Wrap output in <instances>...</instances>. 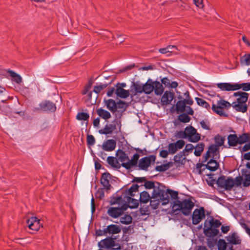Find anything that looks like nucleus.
<instances>
[{
  "label": "nucleus",
  "mask_w": 250,
  "mask_h": 250,
  "mask_svg": "<svg viewBox=\"0 0 250 250\" xmlns=\"http://www.w3.org/2000/svg\"><path fill=\"white\" fill-rule=\"evenodd\" d=\"M118 239V236H107L98 243V246L100 248L98 250H121V245Z\"/></svg>",
  "instance_id": "nucleus-1"
},
{
  "label": "nucleus",
  "mask_w": 250,
  "mask_h": 250,
  "mask_svg": "<svg viewBox=\"0 0 250 250\" xmlns=\"http://www.w3.org/2000/svg\"><path fill=\"white\" fill-rule=\"evenodd\" d=\"M194 206V203L190 199L177 200L173 201L172 209L174 211L181 210L184 215L188 216L190 214Z\"/></svg>",
  "instance_id": "nucleus-2"
},
{
  "label": "nucleus",
  "mask_w": 250,
  "mask_h": 250,
  "mask_svg": "<svg viewBox=\"0 0 250 250\" xmlns=\"http://www.w3.org/2000/svg\"><path fill=\"white\" fill-rule=\"evenodd\" d=\"M144 92L149 94L153 90L156 95H161L164 92V87L162 83L158 81L153 82L149 79L147 82L143 84Z\"/></svg>",
  "instance_id": "nucleus-3"
},
{
  "label": "nucleus",
  "mask_w": 250,
  "mask_h": 250,
  "mask_svg": "<svg viewBox=\"0 0 250 250\" xmlns=\"http://www.w3.org/2000/svg\"><path fill=\"white\" fill-rule=\"evenodd\" d=\"M122 229L120 226L115 224H110L106 227L103 229H98L95 231L96 236H106L115 237L118 236L117 234L121 232Z\"/></svg>",
  "instance_id": "nucleus-4"
},
{
  "label": "nucleus",
  "mask_w": 250,
  "mask_h": 250,
  "mask_svg": "<svg viewBox=\"0 0 250 250\" xmlns=\"http://www.w3.org/2000/svg\"><path fill=\"white\" fill-rule=\"evenodd\" d=\"M158 184V188H154L153 190V198L155 197H158L162 202V205H165L167 204L169 201V197L167 189H165V187H163L159 183H157Z\"/></svg>",
  "instance_id": "nucleus-5"
},
{
  "label": "nucleus",
  "mask_w": 250,
  "mask_h": 250,
  "mask_svg": "<svg viewBox=\"0 0 250 250\" xmlns=\"http://www.w3.org/2000/svg\"><path fill=\"white\" fill-rule=\"evenodd\" d=\"M217 184L219 187L223 188L226 190H230L234 187L235 183L232 177H229L226 179V176L222 175L218 178Z\"/></svg>",
  "instance_id": "nucleus-6"
},
{
  "label": "nucleus",
  "mask_w": 250,
  "mask_h": 250,
  "mask_svg": "<svg viewBox=\"0 0 250 250\" xmlns=\"http://www.w3.org/2000/svg\"><path fill=\"white\" fill-rule=\"evenodd\" d=\"M214 159L212 158L210 159L206 165L200 163L197 164V168L200 174H201L206 168L211 171H214L218 168L219 164Z\"/></svg>",
  "instance_id": "nucleus-7"
},
{
  "label": "nucleus",
  "mask_w": 250,
  "mask_h": 250,
  "mask_svg": "<svg viewBox=\"0 0 250 250\" xmlns=\"http://www.w3.org/2000/svg\"><path fill=\"white\" fill-rule=\"evenodd\" d=\"M185 129L187 137L189 142L196 143L200 140V134L193 126H187Z\"/></svg>",
  "instance_id": "nucleus-8"
},
{
  "label": "nucleus",
  "mask_w": 250,
  "mask_h": 250,
  "mask_svg": "<svg viewBox=\"0 0 250 250\" xmlns=\"http://www.w3.org/2000/svg\"><path fill=\"white\" fill-rule=\"evenodd\" d=\"M156 156L155 155H150L147 157H145L139 160L138 167L139 169L147 170L148 167L150 165L152 162H154L156 160Z\"/></svg>",
  "instance_id": "nucleus-9"
},
{
  "label": "nucleus",
  "mask_w": 250,
  "mask_h": 250,
  "mask_svg": "<svg viewBox=\"0 0 250 250\" xmlns=\"http://www.w3.org/2000/svg\"><path fill=\"white\" fill-rule=\"evenodd\" d=\"M205 218V209L203 207L200 208H196L192 216V224L193 225H197L199 224L202 219Z\"/></svg>",
  "instance_id": "nucleus-10"
},
{
  "label": "nucleus",
  "mask_w": 250,
  "mask_h": 250,
  "mask_svg": "<svg viewBox=\"0 0 250 250\" xmlns=\"http://www.w3.org/2000/svg\"><path fill=\"white\" fill-rule=\"evenodd\" d=\"M39 109L42 111L46 112H53L56 111V106L53 102L45 100L40 104Z\"/></svg>",
  "instance_id": "nucleus-11"
},
{
  "label": "nucleus",
  "mask_w": 250,
  "mask_h": 250,
  "mask_svg": "<svg viewBox=\"0 0 250 250\" xmlns=\"http://www.w3.org/2000/svg\"><path fill=\"white\" fill-rule=\"evenodd\" d=\"M105 102L107 108L112 112H116L118 107H123L125 104L123 102H120L117 104L115 101L111 99L106 100Z\"/></svg>",
  "instance_id": "nucleus-12"
},
{
  "label": "nucleus",
  "mask_w": 250,
  "mask_h": 250,
  "mask_svg": "<svg viewBox=\"0 0 250 250\" xmlns=\"http://www.w3.org/2000/svg\"><path fill=\"white\" fill-rule=\"evenodd\" d=\"M26 223L29 228L35 231H38L41 226L40 220L36 217H32L27 220Z\"/></svg>",
  "instance_id": "nucleus-13"
},
{
  "label": "nucleus",
  "mask_w": 250,
  "mask_h": 250,
  "mask_svg": "<svg viewBox=\"0 0 250 250\" xmlns=\"http://www.w3.org/2000/svg\"><path fill=\"white\" fill-rule=\"evenodd\" d=\"M193 101L192 99H184L180 100L176 104V109L177 112H183L185 110L186 104L192 105Z\"/></svg>",
  "instance_id": "nucleus-14"
},
{
  "label": "nucleus",
  "mask_w": 250,
  "mask_h": 250,
  "mask_svg": "<svg viewBox=\"0 0 250 250\" xmlns=\"http://www.w3.org/2000/svg\"><path fill=\"white\" fill-rule=\"evenodd\" d=\"M140 155L138 153H135L133 156L131 160L128 159V162L122 164V166L127 170L130 169L132 167L136 166Z\"/></svg>",
  "instance_id": "nucleus-15"
},
{
  "label": "nucleus",
  "mask_w": 250,
  "mask_h": 250,
  "mask_svg": "<svg viewBox=\"0 0 250 250\" xmlns=\"http://www.w3.org/2000/svg\"><path fill=\"white\" fill-rule=\"evenodd\" d=\"M217 87L222 91H235L236 90V83H220L216 84Z\"/></svg>",
  "instance_id": "nucleus-16"
},
{
  "label": "nucleus",
  "mask_w": 250,
  "mask_h": 250,
  "mask_svg": "<svg viewBox=\"0 0 250 250\" xmlns=\"http://www.w3.org/2000/svg\"><path fill=\"white\" fill-rule=\"evenodd\" d=\"M111 178V175L109 172H104L102 174L100 181L101 184L103 187L107 189H110L111 185L109 183V181Z\"/></svg>",
  "instance_id": "nucleus-17"
},
{
  "label": "nucleus",
  "mask_w": 250,
  "mask_h": 250,
  "mask_svg": "<svg viewBox=\"0 0 250 250\" xmlns=\"http://www.w3.org/2000/svg\"><path fill=\"white\" fill-rule=\"evenodd\" d=\"M233 96L237 97L236 102L239 103H246L248 101L249 94L242 91H238L234 93Z\"/></svg>",
  "instance_id": "nucleus-18"
},
{
  "label": "nucleus",
  "mask_w": 250,
  "mask_h": 250,
  "mask_svg": "<svg viewBox=\"0 0 250 250\" xmlns=\"http://www.w3.org/2000/svg\"><path fill=\"white\" fill-rule=\"evenodd\" d=\"M123 213L122 208L110 207L107 210V214L113 218H117Z\"/></svg>",
  "instance_id": "nucleus-19"
},
{
  "label": "nucleus",
  "mask_w": 250,
  "mask_h": 250,
  "mask_svg": "<svg viewBox=\"0 0 250 250\" xmlns=\"http://www.w3.org/2000/svg\"><path fill=\"white\" fill-rule=\"evenodd\" d=\"M173 97L174 94L172 92L166 91L161 98V102L163 104L167 105L170 103Z\"/></svg>",
  "instance_id": "nucleus-20"
},
{
  "label": "nucleus",
  "mask_w": 250,
  "mask_h": 250,
  "mask_svg": "<svg viewBox=\"0 0 250 250\" xmlns=\"http://www.w3.org/2000/svg\"><path fill=\"white\" fill-rule=\"evenodd\" d=\"M116 146V143L114 140H108L103 144V148L105 151H111L115 149Z\"/></svg>",
  "instance_id": "nucleus-21"
},
{
  "label": "nucleus",
  "mask_w": 250,
  "mask_h": 250,
  "mask_svg": "<svg viewBox=\"0 0 250 250\" xmlns=\"http://www.w3.org/2000/svg\"><path fill=\"white\" fill-rule=\"evenodd\" d=\"M231 105L235 110L243 113L246 112L248 109L246 103H237V102H233Z\"/></svg>",
  "instance_id": "nucleus-22"
},
{
  "label": "nucleus",
  "mask_w": 250,
  "mask_h": 250,
  "mask_svg": "<svg viewBox=\"0 0 250 250\" xmlns=\"http://www.w3.org/2000/svg\"><path fill=\"white\" fill-rule=\"evenodd\" d=\"M115 94L117 96L122 98H126L129 95L128 91L123 89L121 86H119V84L116 85Z\"/></svg>",
  "instance_id": "nucleus-23"
},
{
  "label": "nucleus",
  "mask_w": 250,
  "mask_h": 250,
  "mask_svg": "<svg viewBox=\"0 0 250 250\" xmlns=\"http://www.w3.org/2000/svg\"><path fill=\"white\" fill-rule=\"evenodd\" d=\"M226 239L229 243L233 245L240 244L241 243V240L237 236L236 232H233L231 235H229L226 237Z\"/></svg>",
  "instance_id": "nucleus-24"
},
{
  "label": "nucleus",
  "mask_w": 250,
  "mask_h": 250,
  "mask_svg": "<svg viewBox=\"0 0 250 250\" xmlns=\"http://www.w3.org/2000/svg\"><path fill=\"white\" fill-rule=\"evenodd\" d=\"M204 234L208 237H213L217 235L219 233V230L213 227H209L204 229Z\"/></svg>",
  "instance_id": "nucleus-25"
},
{
  "label": "nucleus",
  "mask_w": 250,
  "mask_h": 250,
  "mask_svg": "<svg viewBox=\"0 0 250 250\" xmlns=\"http://www.w3.org/2000/svg\"><path fill=\"white\" fill-rule=\"evenodd\" d=\"M116 156L118 160L122 163L128 162L129 157L123 150L119 149L116 152Z\"/></svg>",
  "instance_id": "nucleus-26"
},
{
  "label": "nucleus",
  "mask_w": 250,
  "mask_h": 250,
  "mask_svg": "<svg viewBox=\"0 0 250 250\" xmlns=\"http://www.w3.org/2000/svg\"><path fill=\"white\" fill-rule=\"evenodd\" d=\"M228 140V144L230 146H235L238 144V136L236 134H229Z\"/></svg>",
  "instance_id": "nucleus-27"
},
{
  "label": "nucleus",
  "mask_w": 250,
  "mask_h": 250,
  "mask_svg": "<svg viewBox=\"0 0 250 250\" xmlns=\"http://www.w3.org/2000/svg\"><path fill=\"white\" fill-rule=\"evenodd\" d=\"M149 201L150 206L153 209H156L158 208V206L161 201L158 197H155L154 198H153V192Z\"/></svg>",
  "instance_id": "nucleus-28"
},
{
  "label": "nucleus",
  "mask_w": 250,
  "mask_h": 250,
  "mask_svg": "<svg viewBox=\"0 0 250 250\" xmlns=\"http://www.w3.org/2000/svg\"><path fill=\"white\" fill-rule=\"evenodd\" d=\"M238 144L242 145L249 142L250 141V134L244 133L238 136Z\"/></svg>",
  "instance_id": "nucleus-29"
},
{
  "label": "nucleus",
  "mask_w": 250,
  "mask_h": 250,
  "mask_svg": "<svg viewBox=\"0 0 250 250\" xmlns=\"http://www.w3.org/2000/svg\"><path fill=\"white\" fill-rule=\"evenodd\" d=\"M150 198L149 193L146 191H144L140 193L139 201L141 203L146 204L149 201Z\"/></svg>",
  "instance_id": "nucleus-30"
},
{
  "label": "nucleus",
  "mask_w": 250,
  "mask_h": 250,
  "mask_svg": "<svg viewBox=\"0 0 250 250\" xmlns=\"http://www.w3.org/2000/svg\"><path fill=\"white\" fill-rule=\"evenodd\" d=\"M133 87L134 88V92H133L131 94V97H133L136 95L138 93H142L144 92L143 85L138 83H133Z\"/></svg>",
  "instance_id": "nucleus-31"
},
{
  "label": "nucleus",
  "mask_w": 250,
  "mask_h": 250,
  "mask_svg": "<svg viewBox=\"0 0 250 250\" xmlns=\"http://www.w3.org/2000/svg\"><path fill=\"white\" fill-rule=\"evenodd\" d=\"M205 147L204 143L201 142L198 143L196 146H194L195 151L194 152L196 156L199 157L201 155L202 152L204 151Z\"/></svg>",
  "instance_id": "nucleus-32"
},
{
  "label": "nucleus",
  "mask_w": 250,
  "mask_h": 250,
  "mask_svg": "<svg viewBox=\"0 0 250 250\" xmlns=\"http://www.w3.org/2000/svg\"><path fill=\"white\" fill-rule=\"evenodd\" d=\"M212 109L213 112L221 117H227L228 116V114L224 112V110L221 108L220 106H217V104H213Z\"/></svg>",
  "instance_id": "nucleus-33"
},
{
  "label": "nucleus",
  "mask_w": 250,
  "mask_h": 250,
  "mask_svg": "<svg viewBox=\"0 0 250 250\" xmlns=\"http://www.w3.org/2000/svg\"><path fill=\"white\" fill-rule=\"evenodd\" d=\"M97 113L100 117L104 120H107L111 117L110 113L108 111L101 108L97 109Z\"/></svg>",
  "instance_id": "nucleus-34"
},
{
  "label": "nucleus",
  "mask_w": 250,
  "mask_h": 250,
  "mask_svg": "<svg viewBox=\"0 0 250 250\" xmlns=\"http://www.w3.org/2000/svg\"><path fill=\"white\" fill-rule=\"evenodd\" d=\"M116 126H105L104 128L99 130V132L102 134H108L113 132L116 129Z\"/></svg>",
  "instance_id": "nucleus-35"
},
{
  "label": "nucleus",
  "mask_w": 250,
  "mask_h": 250,
  "mask_svg": "<svg viewBox=\"0 0 250 250\" xmlns=\"http://www.w3.org/2000/svg\"><path fill=\"white\" fill-rule=\"evenodd\" d=\"M138 188L139 186L137 184H133L127 190H125V194L128 195V196H130L133 197L135 195L133 192L138 191Z\"/></svg>",
  "instance_id": "nucleus-36"
},
{
  "label": "nucleus",
  "mask_w": 250,
  "mask_h": 250,
  "mask_svg": "<svg viewBox=\"0 0 250 250\" xmlns=\"http://www.w3.org/2000/svg\"><path fill=\"white\" fill-rule=\"evenodd\" d=\"M107 161L109 165H110L112 167L119 168L121 167L120 164L118 162L117 160L111 156H109L107 158Z\"/></svg>",
  "instance_id": "nucleus-37"
},
{
  "label": "nucleus",
  "mask_w": 250,
  "mask_h": 250,
  "mask_svg": "<svg viewBox=\"0 0 250 250\" xmlns=\"http://www.w3.org/2000/svg\"><path fill=\"white\" fill-rule=\"evenodd\" d=\"M218 150V147L215 145H210L208 148V151L212 154L213 158H216V156L219 155Z\"/></svg>",
  "instance_id": "nucleus-38"
},
{
  "label": "nucleus",
  "mask_w": 250,
  "mask_h": 250,
  "mask_svg": "<svg viewBox=\"0 0 250 250\" xmlns=\"http://www.w3.org/2000/svg\"><path fill=\"white\" fill-rule=\"evenodd\" d=\"M186 155H188V154H186L183 151H180L174 156L173 160L175 163H182L183 160L185 159Z\"/></svg>",
  "instance_id": "nucleus-39"
},
{
  "label": "nucleus",
  "mask_w": 250,
  "mask_h": 250,
  "mask_svg": "<svg viewBox=\"0 0 250 250\" xmlns=\"http://www.w3.org/2000/svg\"><path fill=\"white\" fill-rule=\"evenodd\" d=\"M127 200L128 202V207L130 208H135L138 207L139 200L127 196Z\"/></svg>",
  "instance_id": "nucleus-40"
},
{
  "label": "nucleus",
  "mask_w": 250,
  "mask_h": 250,
  "mask_svg": "<svg viewBox=\"0 0 250 250\" xmlns=\"http://www.w3.org/2000/svg\"><path fill=\"white\" fill-rule=\"evenodd\" d=\"M216 104L217 105V106H220V107L222 108L224 110V109H228L231 106V104L229 102L224 100H221L218 101Z\"/></svg>",
  "instance_id": "nucleus-41"
},
{
  "label": "nucleus",
  "mask_w": 250,
  "mask_h": 250,
  "mask_svg": "<svg viewBox=\"0 0 250 250\" xmlns=\"http://www.w3.org/2000/svg\"><path fill=\"white\" fill-rule=\"evenodd\" d=\"M8 73L10 74V76L14 78V81L17 83H20L22 81L21 77L17 74L14 71L12 70H8Z\"/></svg>",
  "instance_id": "nucleus-42"
},
{
  "label": "nucleus",
  "mask_w": 250,
  "mask_h": 250,
  "mask_svg": "<svg viewBox=\"0 0 250 250\" xmlns=\"http://www.w3.org/2000/svg\"><path fill=\"white\" fill-rule=\"evenodd\" d=\"M132 218L129 214H125L120 219V222L123 224L128 225L132 222Z\"/></svg>",
  "instance_id": "nucleus-43"
},
{
  "label": "nucleus",
  "mask_w": 250,
  "mask_h": 250,
  "mask_svg": "<svg viewBox=\"0 0 250 250\" xmlns=\"http://www.w3.org/2000/svg\"><path fill=\"white\" fill-rule=\"evenodd\" d=\"M236 90L240 89H242L245 91H248L250 90V83H245L241 84L236 83Z\"/></svg>",
  "instance_id": "nucleus-44"
},
{
  "label": "nucleus",
  "mask_w": 250,
  "mask_h": 250,
  "mask_svg": "<svg viewBox=\"0 0 250 250\" xmlns=\"http://www.w3.org/2000/svg\"><path fill=\"white\" fill-rule=\"evenodd\" d=\"M225 141V138L219 135H217L214 137V142L217 146H221L223 145Z\"/></svg>",
  "instance_id": "nucleus-45"
},
{
  "label": "nucleus",
  "mask_w": 250,
  "mask_h": 250,
  "mask_svg": "<svg viewBox=\"0 0 250 250\" xmlns=\"http://www.w3.org/2000/svg\"><path fill=\"white\" fill-rule=\"evenodd\" d=\"M195 100L198 105L202 106L206 109H208L210 108L209 104L204 99L200 98H196Z\"/></svg>",
  "instance_id": "nucleus-46"
},
{
  "label": "nucleus",
  "mask_w": 250,
  "mask_h": 250,
  "mask_svg": "<svg viewBox=\"0 0 250 250\" xmlns=\"http://www.w3.org/2000/svg\"><path fill=\"white\" fill-rule=\"evenodd\" d=\"M178 119L181 122L183 123H188L190 120V118L186 113H182L178 116Z\"/></svg>",
  "instance_id": "nucleus-47"
},
{
  "label": "nucleus",
  "mask_w": 250,
  "mask_h": 250,
  "mask_svg": "<svg viewBox=\"0 0 250 250\" xmlns=\"http://www.w3.org/2000/svg\"><path fill=\"white\" fill-rule=\"evenodd\" d=\"M240 62L246 65H250V54H246L240 58Z\"/></svg>",
  "instance_id": "nucleus-48"
},
{
  "label": "nucleus",
  "mask_w": 250,
  "mask_h": 250,
  "mask_svg": "<svg viewBox=\"0 0 250 250\" xmlns=\"http://www.w3.org/2000/svg\"><path fill=\"white\" fill-rule=\"evenodd\" d=\"M170 167V163H168L166 164H163V165L156 166V167H155V169L157 171L163 172V171H165L167 170Z\"/></svg>",
  "instance_id": "nucleus-49"
},
{
  "label": "nucleus",
  "mask_w": 250,
  "mask_h": 250,
  "mask_svg": "<svg viewBox=\"0 0 250 250\" xmlns=\"http://www.w3.org/2000/svg\"><path fill=\"white\" fill-rule=\"evenodd\" d=\"M89 118V114L87 113L84 112L78 113L76 116V119L77 120L84 121H87Z\"/></svg>",
  "instance_id": "nucleus-50"
},
{
  "label": "nucleus",
  "mask_w": 250,
  "mask_h": 250,
  "mask_svg": "<svg viewBox=\"0 0 250 250\" xmlns=\"http://www.w3.org/2000/svg\"><path fill=\"white\" fill-rule=\"evenodd\" d=\"M144 186L146 189L153 188V190H154V188H158V186L155 185L154 182L146 180L144 184Z\"/></svg>",
  "instance_id": "nucleus-51"
},
{
  "label": "nucleus",
  "mask_w": 250,
  "mask_h": 250,
  "mask_svg": "<svg viewBox=\"0 0 250 250\" xmlns=\"http://www.w3.org/2000/svg\"><path fill=\"white\" fill-rule=\"evenodd\" d=\"M107 86V84H100L98 85L94 86L93 91L97 94L99 93L102 90L105 88Z\"/></svg>",
  "instance_id": "nucleus-52"
},
{
  "label": "nucleus",
  "mask_w": 250,
  "mask_h": 250,
  "mask_svg": "<svg viewBox=\"0 0 250 250\" xmlns=\"http://www.w3.org/2000/svg\"><path fill=\"white\" fill-rule=\"evenodd\" d=\"M167 149L169 154H174L176 153L178 149L173 143H170L167 146Z\"/></svg>",
  "instance_id": "nucleus-53"
},
{
  "label": "nucleus",
  "mask_w": 250,
  "mask_h": 250,
  "mask_svg": "<svg viewBox=\"0 0 250 250\" xmlns=\"http://www.w3.org/2000/svg\"><path fill=\"white\" fill-rule=\"evenodd\" d=\"M86 142L88 146H92L95 144V139L93 135L87 134Z\"/></svg>",
  "instance_id": "nucleus-54"
},
{
  "label": "nucleus",
  "mask_w": 250,
  "mask_h": 250,
  "mask_svg": "<svg viewBox=\"0 0 250 250\" xmlns=\"http://www.w3.org/2000/svg\"><path fill=\"white\" fill-rule=\"evenodd\" d=\"M167 192L168 193V195H170L171 198L176 201L177 200H179L178 199V193L177 191L173 190L172 189H167Z\"/></svg>",
  "instance_id": "nucleus-55"
},
{
  "label": "nucleus",
  "mask_w": 250,
  "mask_h": 250,
  "mask_svg": "<svg viewBox=\"0 0 250 250\" xmlns=\"http://www.w3.org/2000/svg\"><path fill=\"white\" fill-rule=\"evenodd\" d=\"M218 250H226L227 248V244L225 241L223 239L219 240L218 242Z\"/></svg>",
  "instance_id": "nucleus-56"
},
{
  "label": "nucleus",
  "mask_w": 250,
  "mask_h": 250,
  "mask_svg": "<svg viewBox=\"0 0 250 250\" xmlns=\"http://www.w3.org/2000/svg\"><path fill=\"white\" fill-rule=\"evenodd\" d=\"M173 143L175 146L176 148L178 150L179 149H182L185 145V141L183 140H178L176 142Z\"/></svg>",
  "instance_id": "nucleus-57"
},
{
  "label": "nucleus",
  "mask_w": 250,
  "mask_h": 250,
  "mask_svg": "<svg viewBox=\"0 0 250 250\" xmlns=\"http://www.w3.org/2000/svg\"><path fill=\"white\" fill-rule=\"evenodd\" d=\"M212 227L214 228H219L221 225V222L217 219L214 220L213 218H211Z\"/></svg>",
  "instance_id": "nucleus-58"
},
{
  "label": "nucleus",
  "mask_w": 250,
  "mask_h": 250,
  "mask_svg": "<svg viewBox=\"0 0 250 250\" xmlns=\"http://www.w3.org/2000/svg\"><path fill=\"white\" fill-rule=\"evenodd\" d=\"M122 200V196H117L115 197H113L110 201V204L111 205H115L116 204L120 203V202Z\"/></svg>",
  "instance_id": "nucleus-59"
},
{
  "label": "nucleus",
  "mask_w": 250,
  "mask_h": 250,
  "mask_svg": "<svg viewBox=\"0 0 250 250\" xmlns=\"http://www.w3.org/2000/svg\"><path fill=\"white\" fill-rule=\"evenodd\" d=\"M194 148V146L193 145L191 144H188L186 145L185 148L182 151L186 153V152H191Z\"/></svg>",
  "instance_id": "nucleus-60"
},
{
  "label": "nucleus",
  "mask_w": 250,
  "mask_h": 250,
  "mask_svg": "<svg viewBox=\"0 0 250 250\" xmlns=\"http://www.w3.org/2000/svg\"><path fill=\"white\" fill-rule=\"evenodd\" d=\"M176 136L178 138H182V139L187 138V135H186V129H185L184 131H178L176 134Z\"/></svg>",
  "instance_id": "nucleus-61"
},
{
  "label": "nucleus",
  "mask_w": 250,
  "mask_h": 250,
  "mask_svg": "<svg viewBox=\"0 0 250 250\" xmlns=\"http://www.w3.org/2000/svg\"><path fill=\"white\" fill-rule=\"evenodd\" d=\"M241 152H246L250 150V142H249V143L246 144L242 147L240 146L239 147Z\"/></svg>",
  "instance_id": "nucleus-62"
},
{
  "label": "nucleus",
  "mask_w": 250,
  "mask_h": 250,
  "mask_svg": "<svg viewBox=\"0 0 250 250\" xmlns=\"http://www.w3.org/2000/svg\"><path fill=\"white\" fill-rule=\"evenodd\" d=\"M250 185V174L246 175L245 180L243 182V186L245 187H249Z\"/></svg>",
  "instance_id": "nucleus-63"
},
{
  "label": "nucleus",
  "mask_w": 250,
  "mask_h": 250,
  "mask_svg": "<svg viewBox=\"0 0 250 250\" xmlns=\"http://www.w3.org/2000/svg\"><path fill=\"white\" fill-rule=\"evenodd\" d=\"M168 154H169L168 150H162L160 152V156L163 158H166L167 157Z\"/></svg>",
  "instance_id": "nucleus-64"
}]
</instances>
